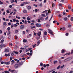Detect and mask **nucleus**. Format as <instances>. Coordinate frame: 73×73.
Returning <instances> with one entry per match:
<instances>
[{
  "instance_id": "9d476101",
  "label": "nucleus",
  "mask_w": 73,
  "mask_h": 73,
  "mask_svg": "<svg viewBox=\"0 0 73 73\" xmlns=\"http://www.w3.org/2000/svg\"><path fill=\"white\" fill-rule=\"evenodd\" d=\"M60 30H62V31H64V30H65V27H63L62 28H60Z\"/></svg>"
},
{
  "instance_id": "864d4df0",
  "label": "nucleus",
  "mask_w": 73,
  "mask_h": 73,
  "mask_svg": "<svg viewBox=\"0 0 73 73\" xmlns=\"http://www.w3.org/2000/svg\"><path fill=\"white\" fill-rule=\"evenodd\" d=\"M0 4H3V3L1 1H0Z\"/></svg>"
},
{
  "instance_id": "a878e982",
  "label": "nucleus",
  "mask_w": 73,
  "mask_h": 73,
  "mask_svg": "<svg viewBox=\"0 0 73 73\" xmlns=\"http://www.w3.org/2000/svg\"><path fill=\"white\" fill-rule=\"evenodd\" d=\"M11 56H14V53L13 52H11Z\"/></svg>"
},
{
  "instance_id": "603ef678",
  "label": "nucleus",
  "mask_w": 73,
  "mask_h": 73,
  "mask_svg": "<svg viewBox=\"0 0 73 73\" xmlns=\"http://www.w3.org/2000/svg\"><path fill=\"white\" fill-rule=\"evenodd\" d=\"M45 14H42V17H45Z\"/></svg>"
},
{
  "instance_id": "c9c22d12",
  "label": "nucleus",
  "mask_w": 73,
  "mask_h": 73,
  "mask_svg": "<svg viewBox=\"0 0 73 73\" xmlns=\"http://www.w3.org/2000/svg\"><path fill=\"white\" fill-rule=\"evenodd\" d=\"M20 49H21V50H24V49H26V48H24L23 47H21L20 48Z\"/></svg>"
},
{
  "instance_id": "20e7f679",
  "label": "nucleus",
  "mask_w": 73,
  "mask_h": 73,
  "mask_svg": "<svg viewBox=\"0 0 73 73\" xmlns=\"http://www.w3.org/2000/svg\"><path fill=\"white\" fill-rule=\"evenodd\" d=\"M29 3H30V2H24L23 3V4H28Z\"/></svg>"
},
{
  "instance_id": "4d7b16f0",
  "label": "nucleus",
  "mask_w": 73,
  "mask_h": 73,
  "mask_svg": "<svg viewBox=\"0 0 73 73\" xmlns=\"http://www.w3.org/2000/svg\"><path fill=\"white\" fill-rule=\"evenodd\" d=\"M9 45H10V46H12V45H13L12 44L10 43L9 44Z\"/></svg>"
},
{
  "instance_id": "7ed1b4c3",
  "label": "nucleus",
  "mask_w": 73,
  "mask_h": 73,
  "mask_svg": "<svg viewBox=\"0 0 73 73\" xmlns=\"http://www.w3.org/2000/svg\"><path fill=\"white\" fill-rule=\"evenodd\" d=\"M3 27H5V26L7 25V24H7V22H3Z\"/></svg>"
},
{
  "instance_id": "69168bd1",
  "label": "nucleus",
  "mask_w": 73,
  "mask_h": 73,
  "mask_svg": "<svg viewBox=\"0 0 73 73\" xmlns=\"http://www.w3.org/2000/svg\"><path fill=\"white\" fill-rule=\"evenodd\" d=\"M9 8H12V6L11 5H10L9 6Z\"/></svg>"
},
{
  "instance_id": "f704fd0d",
  "label": "nucleus",
  "mask_w": 73,
  "mask_h": 73,
  "mask_svg": "<svg viewBox=\"0 0 73 73\" xmlns=\"http://www.w3.org/2000/svg\"><path fill=\"white\" fill-rule=\"evenodd\" d=\"M8 35H10L11 34V32L9 31H8Z\"/></svg>"
},
{
  "instance_id": "4468645a",
  "label": "nucleus",
  "mask_w": 73,
  "mask_h": 73,
  "mask_svg": "<svg viewBox=\"0 0 73 73\" xmlns=\"http://www.w3.org/2000/svg\"><path fill=\"white\" fill-rule=\"evenodd\" d=\"M19 32V30L17 29L15 31V33H17Z\"/></svg>"
},
{
  "instance_id": "dca6fc26",
  "label": "nucleus",
  "mask_w": 73,
  "mask_h": 73,
  "mask_svg": "<svg viewBox=\"0 0 73 73\" xmlns=\"http://www.w3.org/2000/svg\"><path fill=\"white\" fill-rule=\"evenodd\" d=\"M61 52L62 53H63L65 52V50H64V49H62V50L61 51Z\"/></svg>"
},
{
  "instance_id": "6e6552de",
  "label": "nucleus",
  "mask_w": 73,
  "mask_h": 73,
  "mask_svg": "<svg viewBox=\"0 0 73 73\" xmlns=\"http://www.w3.org/2000/svg\"><path fill=\"white\" fill-rule=\"evenodd\" d=\"M36 25L37 27H40L41 25L39 24H38L37 23L36 24Z\"/></svg>"
},
{
  "instance_id": "f257e3e1",
  "label": "nucleus",
  "mask_w": 73,
  "mask_h": 73,
  "mask_svg": "<svg viewBox=\"0 0 73 73\" xmlns=\"http://www.w3.org/2000/svg\"><path fill=\"white\" fill-rule=\"evenodd\" d=\"M48 31H49L48 33H50L52 35V36L54 35L53 34V32H52V31L50 30L49 29L48 30Z\"/></svg>"
},
{
  "instance_id": "37998d69",
  "label": "nucleus",
  "mask_w": 73,
  "mask_h": 73,
  "mask_svg": "<svg viewBox=\"0 0 73 73\" xmlns=\"http://www.w3.org/2000/svg\"><path fill=\"white\" fill-rule=\"evenodd\" d=\"M71 21H73V17H72L71 18V19H70Z\"/></svg>"
},
{
  "instance_id": "338daca9",
  "label": "nucleus",
  "mask_w": 73,
  "mask_h": 73,
  "mask_svg": "<svg viewBox=\"0 0 73 73\" xmlns=\"http://www.w3.org/2000/svg\"><path fill=\"white\" fill-rule=\"evenodd\" d=\"M40 65L41 66H43V64H42V63H41L40 64Z\"/></svg>"
},
{
  "instance_id": "cd10ccee",
  "label": "nucleus",
  "mask_w": 73,
  "mask_h": 73,
  "mask_svg": "<svg viewBox=\"0 0 73 73\" xmlns=\"http://www.w3.org/2000/svg\"><path fill=\"white\" fill-rule=\"evenodd\" d=\"M61 67V66L60 65H59L58 66V67H57V69H58L60 68Z\"/></svg>"
},
{
  "instance_id": "5701e85b",
  "label": "nucleus",
  "mask_w": 73,
  "mask_h": 73,
  "mask_svg": "<svg viewBox=\"0 0 73 73\" xmlns=\"http://www.w3.org/2000/svg\"><path fill=\"white\" fill-rule=\"evenodd\" d=\"M47 32H46V31H45L44 32V35H47Z\"/></svg>"
},
{
  "instance_id": "2f4dec72",
  "label": "nucleus",
  "mask_w": 73,
  "mask_h": 73,
  "mask_svg": "<svg viewBox=\"0 0 73 73\" xmlns=\"http://www.w3.org/2000/svg\"><path fill=\"white\" fill-rule=\"evenodd\" d=\"M57 61H54V64H57Z\"/></svg>"
},
{
  "instance_id": "b1692460",
  "label": "nucleus",
  "mask_w": 73,
  "mask_h": 73,
  "mask_svg": "<svg viewBox=\"0 0 73 73\" xmlns=\"http://www.w3.org/2000/svg\"><path fill=\"white\" fill-rule=\"evenodd\" d=\"M32 48H28V51H29V50H32Z\"/></svg>"
},
{
  "instance_id": "473e14b6",
  "label": "nucleus",
  "mask_w": 73,
  "mask_h": 73,
  "mask_svg": "<svg viewBox=\"0 0 73 73\" xmlns=\"http://www.w3.org/2000/svg\"><path fill=\"white\" fill-rule=\"evenodd\" d=\"M25 24H27V20H25Z\"/></svg>"
},
{
  "instance_id": "39448f33",
  "label": "nucleus",
  "mask_w": 73,
  "mask_h": 73,
  "mask_svg": "<svg viewBox=\"0 0 73 73\" xmlns=\"http://www.w3.org/2000/svg\"><path fill=\"white\" fill-rule=\"evenodd\" d=\"M15 67L16 68H19V64H16L15 65Z\"/></svg>"
},
{
  "instance_id": "8fccbe9b",
  "label": "nucleus",
  "mask_w": 73,
  "mask_h": 73,
  "mask_svg": "<svg viewBox=\"0 0 73 73\" xmlns=\"http://www.w3.org/2000/svg\"><path fill=\"white\" fill-rule=\"evenodd\" d=\"M4 42V39H2L1 41V43H3Z\"/></svg>"
},
{
  "instance_id": "774afa93",
  "label": "nucleus",
  "mask_w": 73,
  "mask_h": 73,
  "mask_svg": "<svg viewBox=\"0 0 73 73\" xmlns=\"http://www.w3.org/2000/svg\"><path fill=\"white\" fill-rule=\"evenodd\" d=\"M69 73H73V71H71L70 72H69Z\"/></svg>"
},
{
  "instance_id": "c03bdc74",
  "label": "nucleus",
  "mask_w": 73,
  "mask_h": 73,
  "mask_svg": "<svg viewBox=\"0 0 73 73\" xmlns=\"http://www.w3.org/2000/svg\"><path fill=\"white\" fill-rule=\"evenodd\" d=\"M36 28V27L35 26H33L31 27V29H33V28Z\"/></svg>"
},
{
  "instance_id": "393cba45",
  "label": "nucleus",
  "mask_w": 73,
  "mask_h": 73,
  "mask_svg": "<svg viewBox=\"0 0 73 73\" xmlns=\"http://www.w3.org/2000/svg\"><path fill=\"white\" fill-rule=\"evenodd\" d=\"M40 19L41 20H44V19L42 17H41L40 18Z\"/></svg>"
},
{
  "instance_id": "6e6d98bb",
  "label": "nucleus",
  "mask_w": 73,
  "mask_h": 73,
  "mask_svg": "<svg viewBox=\"0 0 73 73\" xmlns=\"http://www.w3.org/2000/svg\"><path fill=\"white\" fill-rule=\"evenodd\" d=\"M39 5L40 7H42V4L41 3Z\"/></svg>"
},
{
  "instance_id": "4c0bfd02",
  "label": "nucleus",
  "mask_w": 73,
  "mask_h": 73,
  "mask_svg": "<svg viewBox=\"0 0 73 73\" xmlns=\"http://www.w3.org/2000/svg\"><path fill=\"white\" fill-rule=\"evenodd\" d=\"M52 7H54V4L53 3H52Z\"/></svg>"
},
{
  "instance_id": "0e129e2a",
  "label": "nucleus",
  "mask_w": 73,
  "mask_h": 73,
  "mask_svg": "<svg viewBox=\"0 0 73 73\" xmlns=\"http://www.w3.org/2000/svg\"><path fill=\"white\" fill-rule=\"evenodd\" d=\"M8 25H11V23L10 22H9L8 23Z\"/></svg>"
},
{
  "instance_id": "a18cd8bd",
  "label": "nucleus",
  "mask_w": 73,
  "mask_h": 73,
  "mask_svg": "<svg viewBox=\"0 0 73 73\" xmlns=\"http://www.w3.org/2000/svg\"><path fill=\"white\" fill-rule=\"evenodd\" d=\"M68 27H69V28H70V27H71V25H68Z\"/></svg>"
},
{
  "instance_id": "412c9836",
  "label": "nucleus",
  "mask_w": 73,
  "mask_h": 73,
  "mask_svg": "<svg viewBox=\"0 0 73 73\" xmlns=\"http://www.w3.org/2000/svg\"><path fill=\"white\" fill-rule=\"evenodd\" d=\"M9 51V50H8V49H6L5 50V52H8Z\"/></svg>"
},
{
  "instance_id": "49530a36",
  "label": "nucleus",
  "mask_w": 73,
  "mask_h": 73,
  "mask_svg": "<svg viewBox=\"0 0 73 73\" xmlns=\"http://www.w3.org/2000/svg\"><path fill=\"white\" fill-rule=\"evenodd\" d=\"M11 37V35H9V37H8V39H9Z\"/></svg>"
},
{
  "instance_id": "052dcab7",
  "label": "nucleus",
  "mask_w": 73,
  "mask_h": 73,
  "mask_svg": "<svg viewBox=\"0 0 73 73\" xmlns=\"http://www.w3.org/2000/svg\"><path fill=\"white\" fill-rule=\"evenodd\" d=\"M25 31H23V35H25Z\"/></svg>"
},
{
  "instance_id": "e2e57ef3",
  "label": "nucleus",
  "mask_w": 73,
  "mask_h": 73,
  "mask_svg": "<svg viewBox=\"0 0 73 73\" xmlns=\"http://www.w3.org/2000/svg\"><path fill=\"white\" fill-rule=\"evenodd\" d=\"M10 29H11L10 28V27H8L7 28V30H8V31H9V30H10Z\"/></svg>"
},
{
  "instance_id": "de8ad7c7",
  "label": "nucleus",
  "mask_w": 73,
  "mask_h": 73,
  "mask_svg": "<svg viewBox=\"0 0 73 73\" xmlns=\"http://www.w3.org/2000/svg\"><path fill=\"white\" fill-rule=\"evenodd\" d=\"M27 19L28 20H30V18L29 17H27Z\"/></svg>"
},
{
  "instance_id": "72a5a7b5",
  "label": "nucleus",
  "mask_w": 73,
  "mask_h": 73,
  "mask_svg": "<svg viewBox=\"0 0 73 73\" xmlns=\"http://www.w3.org/2000/svg\"><path fill=\"white\" fill-rule=\"evenodd\" d=\"M15 70H11V72H12L13 73V72H15Z\"/></svg>"
},
{
  "instance_id": "f8f14e48",
  "label": "nucleus",
  "mask_w": 73,
  "mask_h": 73,
  "mask_svg": "<svg viewBox=\"0 0 73 73\" xmlns=\"http://www.w3.org/2000/svg\"><path fill=\"white\" fill-rule=\"evenodd\" d=\"M23 13H27V11L26 10H24L23 11Z\"/></svg>"
},
{
  "instance_id": "aec40b11",
  "label": "nucleus",
  "mask_w": 73,
  "mask_h": 73,
  "mask_svg": "<svg viewBox=\"0 0 73 73\" xmlns=\"http://www.w3.org/2000/svg\"><path fill=\"white\" fill-rule=\"evenodd\" d=\"M64 20L65 21H66V20H68V18L67 17L64 18Z\"/></svg>"
},
{
  "instance_id": "2eb2a0df",
  "label": "nucleus",
  "mask_w": 73,
  "mask_h": 73,
  "mask_svg": "<svg viewBox=\"0 0 73 73\" xmlns=\"http://www.w3.org/2000/svg\"><path fill=\"white\" fill-rule=\"evenodd\" d=\"M28 9H31V7L30 6H29L27 7Z\"/></svg>"
},
{
  "instance_id": "c85d7f7f",
  "label": "nucleus",
  "mask_w": 73,
  "mask_h": 73,
  "mask_svg": "<svg viewBox=\"0 0 73 73\" xmlns=\"http://www.w3.org/2000/svg\"><path fill=\"white\" fill-rule=\"evenodd\" d=\"M4 73H9V71H4Z\"/></svg>"
},
{
  "instance_id": "79ce46f5",
  "label": "nucleus",
  "mask_w": 73,
  "mask_h": 73,
  "mask_svg": "<svg viewBox=\"0 0 73 73\" xmlns=\"http://www.w3.org/2000/svg\"><path fill=\"white\" fill-rule=\"evenodd\" d=\"M48 19V16H47L46 17L45 20H47Z\"/></svg>"
},
{
  "instance_id": "58836bf2",
  "label": "nucleus",
  "mask_w": 73,
  "mask_h": 73,
  "mask_svg": "<svg viewBox=\"0 0 73 73\" xmlns=\"http://www.w3.org/2000/svg\"><path fill=\"white\" fill-rule=\"evenodd\" d=\"M59 7H62V4H60L59 5Z\"/></svg>"
},
{
  "instance_id": "a19ab883",
  "label": "nucleus",
  "mask_w": 73,
  "mask_h": 73,
  "mask_svg": "<svg viewBox=\"0 0 73 73\" xmlns=\"http://www.w3.org/2000/svg\"><path fill=\"white\" fill-rule=\"evenodd\" d=\"M68 9H71V7L70 6H68Z\"/></svg>"
},
{
  "instance_id": "7c9ffc66",
  "label": "nucleus",
  "mask_w": 73,
  "mask_h": 73,
  "mask_svg": "<svg viewBox=\"0 0 73 73\" xmlns=\"http://www.w3.org/2000/svg\"><path fill=\"white\" fill-rule=\"evenodd\" d=\"M4 70V69L2 68H0V71H1V70Z\"/></svg>"
},
{
  "instance_id": "f3484780",
  "label": "nucleus",
  "mask_w": 73,
  "mask_h": 73,
  "mask_svg": "<svg viewBox=\"0 0 73 73\" xmlns=\"http://www.w3.org/2000/svg\"><path fill=\"white\" fill-rule=\"evenodd\" d=\"M10 63H9V62H5V64L6 65H9V64Z\"/></svg>"
},
{
  "instance_id": "3c124183",
  "label": "nucleus",
  "mask_w": 73,
  "mask_h": 73,
  "mask_svg": "<svg viewBox=\"0 0 73 73\" xmlns=\"http://www.w3.org/2000/svg\"><path fill=\"white\" fill-rule=\"evenodd\" d=\"M57 23V21H53V23Z\"/></svg>"
},
{
  "instance_id": "a211bd4d",
  "label": "nucleus",
  "mask_w": 73,
  "mask_h": 73,
  "mask_svg": "<svg viewBox=\"0 0 73 73\" xmlns=\"http://www.w3.org/2000/svg\"><path fill=\"white\" fill-rule=\"evenodd\" d=\"M68 58L66 59H65L64 60V62H66L67 61H68Z\"/></svg>"
},
{
  "instance_id": "4be33fe9",
  "label": "nucleus",
  "mask_w": 73,
  "mask_h": 73,
  "mask_svg": "<svg viewBox=\"0 0 73 73\" xmlns=\"http://www.w3.org/2000/svg\"><path fill=\"white\" fill-rule=\"evenodd\" d=\"M64 66H65V65L64 64L62 66L60 67L61 69H62V68H63Z\"/></svg>"
},
{
  "instance_id": "1a4fd4ad",
  "label": "nucleus",
  "mask_w": 73,
  "mask_h": 73,
  "mask_svg": "<svg viewBox=\"0 0 73 73\" xmlns=\"http://www.w3.org/2000/svg\"><path fill=\"white\" fill-rule=\"evenodd\" d=\"M19 66H21V65L23 64V62H19Z\"/></svg>"
},
{
  "instance_id": "c756f323",
  "label": "nucleus",
  "mask_w": 73,
  "mask_h": 73,
  "mask_svg": "<svg viewBox=\"0 0 73 73\" xmlns=\"http://www.w3.org/2000/svg\"><path fill=\"white\" fill-rule=\"evenodd\" d=\"M62 15L61 14H59L58 15V17H61Z\"/></svg>"
},
{
  "instance_id": "bf43d9fd",
  "label": "nucleus",
  "mask_w": 73,
  "mask_h": 73,
  "mask_svg": "<svg viewBox=\"0 0 73 73\" xmlns=\"http://www.w3.org/2000/svg\"><path fill=\"white\" fill-rule=\"evenodd\" d=\"M9 72H11V71H12V70H11V68H10L9 69Z\"/></svg>"
},
{
  "instance_id": "bb28decb",
  "label": "nucleus",
  "mask_w": 73,
  "mask_h": 73,
  "mask_svg": "<svg viewBox=\"0 0 73 73\" xmlns=\"http://www.w3.org/2000/svg\"><path fill=\"white\" fill-rule=\"evenodd\" d=\"M13 52L15 54H18V52H16L15 51H14Z\"/></svg>"
},
{
  "instance_id": "09e8293b",
  "label": "nucleus",
  "mask_w": 73,
  "mask_h": 73,
  "mask_svg": "<svg viewBox=\"0 0 73 73\" xmlns=\"http://www.w3.org/2000/svg\"><path fill=\"white\" fill-rule=\"evenodd\" d=\"M18 26V25H17L16 24H14V27H17Z\"/></svg>"
},
{
  "instance_id": "5fc2aeb1",
  "label": "nucleus",
  "mask_w": 73,
  "mask_h": 73,
  "mask_svg": "<svg viewBox=\"0 0 73 73\" xmlns=\"http://www.w3.org/2000/svg\"><path fill=\"white\" fill-rule=\"evenodd\" d=\"M68 35H69V33H66V35L68 36Z\"/></svg>"
},
{
  "instance_id": "9b49d317",
  "label": "nucleus",
  "mask_w": 73,
  "mask_h": 73,
  "mask_svg": "<svg viewBox=\"0 0 73 73\" xmlns=\"http://www.w3.org/2000/svg\"><path fill=\"white\" fill-rule=\"evenodd\" d=\"M67 59H68V61H70V60H72V57H70L67 58Z\"/></svg>"
},
{
  "instance_id": "ea45409f",
  "label": "nucleus",
  "mask_w": 73,
  "mask_h": 73,
  "mask_svg": "<svg viewBox=\"0 0 73 73\" xmlns=\"http://www.w3.org/2000/svg\"><path fill=\"white\" fill-rule=\"evenodd\" d=\"M13 22H14V23H15V22H16V19H13Z\"/></svg>"
},
{
  "instance_id": "13d9d810",
  "label": "nucleus",
  "mask_w": 73,
  "mask_h": 73,
  "mask_svg": "<svg viewBox=\"0 0 73 73\" xmlns=\"http://www.w3.org/2000/svg\"><path fill=\"white\" fill-rule=\"evenodd\" d=\"M11 62H13V63H15V61H14V60H13L11 61Z\"/></svg>"
},
{
  "instance_id": "680f3d73",
  "label": "nucleus",
  "mask_w": 73,
  "mask_h": 73,
  "mask_svg": "<svg viewBox=\"0 0 73 73\" xmlns=\"http://www.w3.org/2000/svg\"><path fill=\"white\" fill-rule=\"evenodd\" d=\"M34 7H37V5L34 4Z\"/></svg>"
},
{
  "instance_id": "6ab92c4d",
  "label": "nucleus",
  "mask_w": 73,
  "mask_h": 73,
  "mask_svg": "<svg viewBox=\"0 0 73 73\" xmlns=\"http://www.w3.org/2000/svg\"><path fill=\"white\" fill-rule=\"evenodd\" d=\"M66 54H68V55H70V53H67L65 54H64V56H65L66 55Z\"/></svg>"
},
{
  "instance_id": "e433bc0d",
  "label": "nucleus",
  "mask_w": 73,
  "mask_h": 73,
  "mask_svg": "<svg viewBox=\"0 0 73 73\" xmlns=\"http://www.w3.org/2000/svg\"><path fill=\"white\" fill-rule=\"evenodd\" d=\"M25 56H27V55L26 54H24L23 55V56H22V57H25Z\"/></svg>"
},
{
  "instance_id": "f03ea898",
  "label": "nucleus",
  "mask_w": 73,
  "mask_h": 73,
  "mask_svg": "<svg viewBox=\"0 0 73 73\" xmlns=\"http://www.w3.org/2000/svg\"><path fill=\"white\" fill-rule=\"evenodd\" d=\"M24 28H25V26L24 25H22L20 27V29H24Z\"/></svg>"
},
{
  "instance_id": "ddd939ff",
  "label": "nucleus",
  "mask_w": 73,
  "mask_h": 73,
  "mask_svg": "<svg viewBox=\"0 0 73 73\" xmlns=\"http://www.w3.org/2000/svg\"><path fill=\"white\" fill-rule=\"evenodd\" d=\"M23 42H27V40L25 39H24L23 40Z\"/></svg>"
},
{
  "instance_id": "423d86ee",
  "label": "nucleus",
  "mask_w": 73,
  "mask_h": 73,
  "mask_svg": "<svg viewBox=\"0 0 73 73\" xmlns=\"http://www.w3.org/2000/svg\"><path fill=\"white\" fill-rule=\"evenodd\" d=\"M41 33L40 32H39L38 33H36V34H37V35H38L39 36H40Z\"/></svg>"
},
{
  "instance_id": "0eeeda50",
  "label": "nucleus",
  "mask_w": 73,
  "mask_h": 73,
  "mask_svg": "<svg viewBox=\"0 0 73 73\" xmlns=\"http://www.w3.org/2000/svg\"><path fill=\"white\" fill-rule=\"evenodd\" d=\"M4 46V44H1L0 45V48H3Z\"/></svg>"
}]
</instances>
